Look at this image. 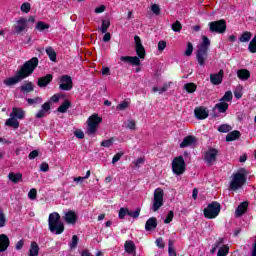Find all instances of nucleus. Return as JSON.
<instances>
[{"label":"nucleus","instance_id":"6","mask_svg":"<svg viewBox=\"0 0 256 256\" xmlns=\"http://www.w3.org/2000/svg\"><path fill=\"white\" fill-rule=\"evenodd\" d=\"M205 219H217L221 213V203L213 201L203 210Z\"/></svg>","mask_w":256,"mask_h":256},{"label":"nucleus","instance_id":"44","mask_svg":"<svg viewBox=\"0 0 256 256\" xmlns=\"http://www.w3.org/2000/svg\"><path fill=\"white\" fill-rule=\"evenodd\" d=\"M139 215H141V208H137L135 211L128 210V217L138 219Z\"/></svg>","mask_w":256,"mask_h":256},{"label":"nucleus","instance_id":"12","mask_svg":"<svg viewBox=\"0 0 256 256\" xmlns=\"http://www.w3.org/2000/svg\"><path fill=\"white\" fill-rule=\"evenodd\" d=\"M60 91H71L73 89V78L69 75H62L60 77Z\"/></svg>","mask_w":256,"mask_h":256},{"label":"nucleus","instance_id":"43","mask_svg":"<svg viewBox=\"0 0 256 256\" xmlns=\"http://www.w3.org/2000/svg\"><path fill=\"white\" fill-rule=\"evenodd\" d=\"M220 101L224 102H229V101H233V92L231 91H227L225 92L224 96L220 99Z\"/></svg>","mask_w":256,"mask_h":256},{"label":"nucleus","instance_id":"1","mask_svg":"<svg viewBox=\"0 0 256 256\" xmlns=\"http://www.w3.org/2000/svg\"><path fill=\"white\" fill-rule=\"evenodd\" d=\"M39 65V58L32 57L30 60L26 61L21 68L16 72L14 77L7 78L3 81L6 87H13V85H17L23 79H27V77H31L37 69Z\"/></svg>","mask_w":256,"mask_h":256},{"label":"nucleus","instance_id":"47","mask_svg":"<svg viewBox=\"0 0 256 256\" xmlns=\"http://www.w3.org/2000/svg\"><path fill=\"white\" fill-rule=\"evenodd\" d=\"M219 133H229L231 126L229 124H222L218 127Z\"/></svg>","mask_w":256,"mask_h":256},{"label":"nucleus","instance_id":"39","mask_svg":"<svg viewBox=\"0 0 256 256\" xmlns=\"http://www.w3.org/2000/svg\"><path fill=\"white\" fill-rule=\"evenodd\" d=\"M50 25L43 22V21H38L36 23V29L37 31H45L46 29H49Z\"/></svg>","mask_w":256,"mask_h":256},{"label":"nucleus","instance_id":"26","mask_svg":"<svg viewBox=\"0 0 256 256\" xmlns=\"http://www.w3.org/2000/svg\"><path fill=\"white\" fill-rule=\"evenodd\" d=\"M8 179L12 181V183H19V181H23V174L21 172L15 173V172H10L8 174Z\"/></svg>","mask_w":256,"mask_h":256},{"label":"nucleus","instance_id":"55","mask_svg":"<svg viewBox=\"0 0 256 256\" xmlns=\"http://www.w3.org/2000/svg\"><path fill=\"white\" fill-rule=\"evenodd\" d=\"M79 243V237L77 235L72 236V241L70 243L71 249H75L77 247V244Z\"/></svg>","mask_w":256,"mask_h":256},{"label":"nucleus","instance_id":"52","mask_svg":"<svg viewBox=\"0 0 256 256\" xmlns=\"http://www.w3.org/2000/svg\"><path fill=\"white\" fill-rule=\"evenodd\" d=\"M114 141H115L114 138H110L108 140H104V141L101 142V147L109 148V147H111L113 145Z\"/></svg>","mask_w":256,"mask_h":256},{"label":"nucleus","instance_id":"30","mask_svg":"<svg viewBox=\"0 0 256 256\" xmlns=\"http://www.w3.org/2000/svg\"><path fill=\"white\" fill-rule=\"evenodd\" d=\"M6 127H13V129H19V120L17 118H14L13 116H10L9 119L5 122Z\"/></svg>","mask_w":256,"mask_h":256},{"label":"nucleus","instance_id":"11","mask_svg":"<svg viewBox=\"0 0 256 256\" xmlns=\"http://www.w3.org/2000/svg\"><path fill=\"white\" fill-rule=\"evenodd\" d=\"M185 159L183 156L175 157L172 161V171L175 175H183L185 173Z\"/></svg>","mask_w":256,"mask_h":256},{"label":"nucleus","instance_id":"49","mask_svg":"<svg viewBox=\"0 0 256 256\" xmlns=\"http://www.w3.org/2000/svg\"><path fill=\"white\" fill-rule=\"evenodd\" d=\"M127 107H129V102L124 100L123 102H121L120 104H118L116 106V109H117V111H125V109H127Z\"/></svg>","mask_w":256,"mask_h":256},{"label":"nucleus","instance_id":"58","mask_svg":"<svg viewBox=\"0 0 256 256\" xmlns=\"http://www.w3.org/2000/svg\"><path fill=\"white\" fill-rule=\"evenodd\" d=\"M40 171H42V173H47V171H49V164L47 162H42L40 165Z\"/></svg>","mask_w":256,"mask_h":256},{"label":"nucleus","instance_id":"40","mask_svg":"<svg viewBox=\"0 0 256 256\" xmlns=\"http://www.w3.org/2000/svg\"><path fill=\"white\" fill-rule=\"evenodd\" d=\"M248 51H250L251 53H256V34L248 45Z\"/></svg>","mask_w":256,"mask_h":256},{"label":"nucleus","instance_id":"3","mask_svg":"<svg viewBox=\"0 0 256 256\" xmlns=\"http://www.w3.org/2000/svg\"><path fill=\"white\" fill-rule=\"evenodd\" d=\"M247 175H249V172L245 168H240L236 173H234L229 185L230 191H237L241 189L242 186L247 183Z\"/></svg>","mask_w":256,"mask_h":256},{"label":"nucleus","instance_id":"15","mask_svg":"<svg viewBox=\"0 0 256 256\" xmlns=\"http://www.w3.org/2000/svg\"><path fill=\"white\" fill-rule=\"evenodd\" d=\"M63 219L68 225H75L79 219V216H77V213H75V211L70 210L65 213Z\"/></svg>","mask_w":256,"mask_h":256},{"label":"nucleus","instance_id":"41","mask_svg":"<svg viewBox=\"0 0 256 256\" xmlns=\"http://www.w3.org/2000/svg\"><path fill=\"white\" fill-rule=\"evenodd\" d=\"M181 29H183V25L180 21L177 20L172 24V31H174V33L181 32Z\"/></svg>","mask_w":256,"mask_h":256},{"label":"nucleus","instance_id":"46","mask_svg":"<svg viewBox=\"0 0 256 256\" xmlns=\"http://www.w3.org/2000/svg\"><path fill=\"white\" fill-rule=\"evenodd\" d=\"M126 215H129V208L128 207L120 208L119 213H118L119 219H125Z\"/></svg>","mask_w":256,"mask_h":256},{"label":"nucleus","instance_id":"24","mask_svg":"<svg viewBox=\"0 0 256 256\" xmlns=\"http://www.w3.org/2000/svg\"><path fill=\"white\" fill-rule=\"evenodd\" d=\"M236 73L240 81H249V78L251 77V72L247 69H239Z\"/></svg>","mask_w":256,"mask_h":256},{"label":"nucleus","instance_id":"37","mask_svg":"<svg viewBox=\"0 0 256 256\" xmlns=\"http://www.w3.org/2000/svg\"><path fill=\"white\" fill-rule=\"evenodd\" d=\"M26 101L28 105H41V103H43V98L38 96L36 98H28Z\"/></svg>","mask_w":256,"mask_h":256},{"label":"nucleus","instance_id":"56","mask_svg":"<svg viewBox=\"0 0 256 256\" xmlns=\"http://www.w3.org/2000/svg\"><path fill=\"white\" fill-rule=\"evenodd\" d=\"M124 153L123 152H118L116 153L113 158H112V164L115 165L118 161L121 160V157H123Z\"/></svg>","mask_w":256,"mask_h":256},{"label":"nucleus","instance_id":"53","mask_svg":"<svg viewBox=\"0 0 256 256\" xmlns=\"http://www.w3.org/2000/svg\"><path fill=\"white\" fill-rule=\"evenodd\" d=\"M151 11L154 15H161V7L158 4H152Z\"/></svg>","mask_w":256,"mask_h":256},{"label":"nucleus","instance_id":"13","mask_svg":"<svg viewBox=\"0 0 256 256\" xmlns=\"http://www.w3.org/2000/svg\"><path fill=\"white\" fill-rule=\"evenodd\" d=\"M13 29L16 35L25 33L29 29V26L27 25V18L20 17L19 20L13 25Z\"/></svg>","mask_w":256,"mask_h":256},{"label":"nucleus","instance_id":"19","mask_svg":"<svg viewBox=\"0 0 256 256\" xmlns=\"http://www.w3.org/2000/svg\"><path fill=\"white\" fill-rule=\"evenodd\" d=\"M19 90L24 95H27L29 93H33L35 91V84L30 81H25L22 86L19 87Z\"/></svg>","mask_w":256,"mask_h":256},{"label":"nucleus","instance_id":"51","mask_svg":"<svg viewBox=\"0 0 256 256\" xmlns=\"http://www.w3.org/2000/svg\"><path fill=\"white\" fill-rule=\"evenodd\" d=\"M184 55H186V57H191V55H193V44L191 42H188Z\"/></svg>","mask_w":256,"mask_h":256},{"label":"nucleus","instance_id":"4","mask_svg":"<svg viewBox=\"0 0 256 256\" xmlns=\"http://www.w3.org/2000/svg\"><path fill=\"white\" fill-rule=\"evenodd\" d=\"M48 227L50 232L55 235H61L65 231V224L62 223L59 213L53 212L49 215Z\"/></svg>","mask_w":256,"mask_h":256},{"label":"nucleus","instance_id":"16","mask_svg":"<svg viewBox=\"0 0 256 256\" xmlns=\"http://www.w3.org/2000/svg\"><path fill=\"white\" fill-rule=\"evenodd\" d=\"M224 75L225 71H223V69L219 70L218 73L210 74V83H212V85H221Z\"/></svg>","mask_w":256,"mask_h":256},{"label":"nucleus","instance_id":"60","mask_svg":"<svg viewBox=\"0 0 256 256\" xmlns=\"http://www.w3.org/2000/svg\"><path fill=\"white\" fill-rule=\"evenodd\" d=\"M74 135L77 137V139H85V133L81 130H76Z\"/></svg>","mask_w":256,"mask_h":256},{"label":"nucleus","instance_id":"33","mask_svg":"<svg viewBox=\"0 0 256 256\" xmlns=\"http://www.w3.org/2000/svg\"><path fill=\"white\" fill-rule=\"evenodd\" d=\"M184 89L187 93H195L197 91V84L190 82L184 85Z\"/></svg>","mask_w":256,"mask_h":256},{"label":"nucleus","instance_id":"54","mask_svg":"<svg viewBox=\"0 0 256 256\" xmlns=\"http://www.w3.org/2000/svg\"><path fill=\"white\" fill-rule=\"evenodd\" d=\"M28 199H31L32 201L37 199V189L32 188L29 192H28Z\"/></svg>","mask_w":256,"mask_h":256},{"label":"nucleus","instance_id":"18","mask_svg":"<svg viewBox=\"0 0 256 256\" xmlns=\"http://www.w3.org/2000/svg\"><path fill=\"white\" fill-rule=\"evenodd\" d=\"M9 245H11L9 236L6 234H0V253H5V251L9 249Z\"/></svg>","mask_w":256,"mask_h":256},{"label":"nucleus","instance_id":"27","mask_svg":"<svg viewBox=\"0 0 256 256\" xmlns=\"http://www.w3.org/2000/svg\"><path fill=\"white\" fill-rule=\"evenodd\" d=\"M146 231H153V229H157V219L155 217H151L146 221L145 224Z\"/></svg>","mask_w":256,"mask_h":256},{"label":"nucleus","instance_id":"29","mask_svg":"<svg viewBox=\"0 0 256 256\" xmlns=\"http://www.w3.org/2000/svg\"><path fill=\"white\" fill-rule=\"evenodd\" d=\"M124 249L128 255H133L136 251L135 243L133 241H126L124 244Z\"/></svg>","mask_w":256,"mask_h":256},{"label":"nucleus","instance_id":"9","mask_svg":"<svg viewBox=\"0 0 256 256\" xmlns=\"http://www.w3.org/2000/svg\"><path fill=\"white\" fill-rule=\"evenodd\" d=\"M164 195H165V193L163 192V189H161V188H157L154 191V199H153L151 211H153L155 213V212L159 211V209H161V207H163Z\"/></svg>","mask_w":256,"mask_h":256},{"label":"nucleus","instance_id":"34","mask_svg":"<svg viewBox=\"0 0 256 256\" xmlns=\"http://www.w3.org/2000/svg\"><path fill=\"white\" fill-rule=\"evenodd\" d=\"M215 108L218 109L219 113H225L229 109V104L227 102H220L215 105Z\"/></svg>","mask_w":256,"mask_h":256},{"label":"nucleus","instance_id":"50","mask_svg":"<svg viewBox=\"0 0 256 256\" xmlns=\"http://www.w3.org/2000/svg\"><path fill=\"white\" fill-rule=\"evenodd\" d=\"M20 9L22 13H29V11H31V4L29 2H25L21 5Z\"/></svg>","mask_w":256,"mask_h":256},{"label":"nucleus","instance_id":"35","mask_svg":"<svg viewBox=\"0 0 256 256\" xmlns=\"http://www.w3.org/2000/svg\"><path fill=\"white\" fill-rule=\"evenodd\" d=\"M168 255L177 256V251H175V242L173 240L168 241Z\"/></svg>","mask_w":256,"mask_h":256},{"label":"nucleus","instance_id":"25","mask_svg":"<svg viewBox=\"0 0 256 256\" xmlns=\"http://www.w3.org/2000/svg\"><path fill=\"white\" fill-rule=\"evenodd\" d=\"M241 138V132L239 130H233L228 133L226 136L227 143H231V141H237V139Z\"/></svg>","mask_w":256,"mask_h":256},{"label":"nucleus","instance_id":"8","mask_svg":"<svg viewBox=\"0 0 256 256\" xmlns=\"http://www.w3.org/2000/svg\"><path fill=\"white\" fill-rule=\"evenodd\" d=\"M217 157H219V150L216 148L210 147L204 153V162L206 163L207 167H211L217 163Z\"/></svg>","mask_w":256,"mask_h":256},{"label":"nucleus","instance_id":"36","mask_svg":"<svg viewBox=\"0 0 256 256\" xmlns=\"http://www.w3.org/2000/svg\"><path fill=\"white\" fill-rule=\"evenodd\" d=\"M252 33L249 31H245L244 33H242V35L239 38V41L241 43H247L249 41H251V37H252Z\"/></svg>","mask_w":256,"mask_h":256},{"label":"nucleus","instance_id":"45","mask_svg":"<svg viewBox=\"0 0 256 256\" xmlns=\"http://www.w3.org/2000/svg\"><path fill=\"white\" fill-rule=\"evenodd\" d=\"M229 253V246L223 245L219 248L217 256H227Z\"/></svg>","mask_w":256,"mask_h":256},{"label":"nucleus","instance_id":"32","mask_svg":"<svg viewBox=\"0 0 256 256\" xmlns=\"http://www.w3.org/2000/svg\"><path fill=\"white\" fill-rule=\"evenodd\" d=\"M46 55H48L50 61H57V52L52 47L46 48Z\"/></svg>","mask_w":256,"mask_h":256},{"label":"nucleus","instance_id":"63","mask_svg":"<svg viewBox=\"0 0 256 256\" xmlns=\"http://www.w3.org/2000/svg\"><path fill=\"white\" fill-rule=\"evenodd\" d=\"M128 129L135 130V127H137V124L134 122V120H130L127 125Z\"/></svg>","mask_w":256,"mask_h":256},{"label":"nucleus","instance_id":"64","mask_svg":"<svg viewBox=\"0 0 256 256\" xmlns=\"http://www.w3.org/2000/svg\"><path fill=\"white\" fill-rule=\"evenodd\" d=\"M95 13L99 14V13H104L105 12V5H100L99 7H97L94 11Z\"/></svg>","mask_w":256,"mask_h":256},{"label":"nucleus","instance_id":"28","mask_svg":"<svg viewBox=\"0 0 256 256\" xmlns=\"http://www.w3.org/2000/svg\"><path fill=\"white\" fill-rule=\"evenodd\" d=\"M39 244H37V242L33 241L30 244V248L28 251V255L29 256H39Z\"/></svg>","mask_w":256,"mask_h":256},{"label":"nucleus","instance_id":"23","mask_svg":"<svg viewBox=\"0 0 256 256\" xmlns=\"http://www.w3.org/2000/svg\"><path fill=\"white\" fill-rule=\"evenodd\" d=\"M248 207H249V202L240 203L235 211L236 217H241L242 215H245V213H247Z\"/></svg>","mask_w":256,"mask_h":256},{"label":"nucleus","instance_id":"5","mask_svg":"<svg viewBox=\"0 0 256 256\" xmlns=\"http://www.w3.org/2000/svg\"><path fill=\"white\" fill-rule=\"evenodd\" d=\"M211 46V41L207 36L202 37V44L198 47L196 51V59L201 67L205 65V61H207L209 47Z\"/></svg>","mask_w":256,"mask_h":256},{"label":"nucleus","instance_id":"22","mask_svg":"<svg viewBox=\"0 0 256 256\" xmlns=\"http://www.w3.org/2000/svg\"><path fill=\"white\" fill-rule=\"evenodd\" d=\"M10 117H14V119H25V110L21 108L14 107L12 112L10 113Z\"/></svg>","mask_w":256,"mask_h":256},{"label":"nucleus","instance_id":"57","mask_svg":"<svg viewBox=\"0 0 256 256\" xmlns=\"http://www.w3.org/2000/svg\"><path fill=\"white\" fill-rule=\"evenodd\" d=\"M155 243L159 249H165V242L163 241V238H157Z\"/></svg>","mask_w":256,"mask_h":256},{"label":"nucleus","instance_id":"61","mask_svg":"<svg viewBox=\"0 0 256 256\" xmlns=\"http://www.w3.org/2000/svg\"><path fill=\"white\" fill-rule=\"evenodd\" d=\"M165 47H167V42L163 40L158 42V51H165Z\"/></svg>","mask_w":256,"mask_h":256},{"label":"nucleus","instance_id":"38","mask_svg":"<svg viewBox=\"0 0 256 256\" xmlns=\"http://www.w3.org/2000/svg\"><path fill=\"white\" fill-rule=\"evenodd\" d=\"M110 27H111V21L103 20L100 28L101 33H107Z\"/></svg>","mask_w":256,"mask_h":256},{"label":"nucleus","instance_id":"20","mask_svg":"<svg viewBox=\"0 0 256 256\" xmlns=\"http://www.w3.org/2000/svg\"><path fill=\"white\" fill-rule=\"evenodd\" d=\"M197 143V138L193 135L186 136L180 143V148L185 149V147H191Z\"/></svg>","mask_w":256,"mask_h":256},{"label":"nucleus","instance_id":"10","mask_svg":"<svg viewBox=\"0 0 256 256\" xmlns=\"http://www.w3.org/2000/svg\"><path fill=\"white\" fill-rule=\"evenodd\" d=\"M210 33L223 34L227 31V22L225 19L209 22Z\"/></svg>","mask_w":256,"mask_h":256},{"label":"nucleus","instance_id":"7","mask_svg":"<svg viewBox=\"0 0 256 256\" xmlns=\"http://www.w3.org/2000/svg\"><path fill=\"white\" fill-rule=\"evenodd\" d=\"M103 122V118L99 116V114H92L87 120V135H95L97 133V128Z\"/></svg>","mask_w":256,"mask_h":256},{"label":"nucleus","instance_id":"62","mask_svg":"<svg viewBox=\"0 0 256 256\" xmlns=\"http://www.w3.org/2000/svg\"><path fill=\"white\" fill-rule=\"evenodd\" d=\"M23 245H25V241H24V240H19V241L16 243L15 249H16L17 251H21V249H23Z\"/></svg>","mask_w":256,"mask_h":256},{"label":"nucleus","instance_id":"14","mask_svg":"<svg viewBox=\"0 0 256 256\" xmlns=\"http://www.w3.org/2000/svg\"><path fill=\"white\" fill-rule=\"evenodd\" d=\"M194 115L196 119H198L199 121H203L207 119V117H209V110H207V108L203 106L196 107L194 109Z\"/></svg>","mask_w":256,"mask_h":256},{"label":"nucleus","instance_id":"48","mask_svg":"<svg viewBox=\"0 0 256 256\" xmlns=\"http://www.w3.org/2000/svg\"><path fill=\"white\" fill-rule=\"evenodd\" d=\"M175 217V212H173V210H170L166 216V218L164 219V223L166 225H169V223H171V221H173V218Z\"/></svg>","mask_w":256,"mask_h":256},{"label":"nucleus","instance_id":"17","mask_svg":"<svg viewBox=\"0 0 256 256\" xmlns=\"http://www.w3.org/2000/svg\"><path fill=\"white\" fill-rule=\"evenodd\" d=\"M52 81L53 74H46L45 76L38 78L37 85L43 89L44 87H47V85H50Z\"/></svg>","mask_w":256,"mask_h":256},{"label":"nucleus","instance_id":"31","mask_svg":"<svg viewBox=\"0 0 256 256\" xmlns=\"http://www.w3.org/2000/svg\"><path fill=\"white\" fill-rule=\"evenodd\" d=\"M71 107V101L65 100L58 108V113H67L69 111V108Z\"/></svg>","mask_w":256,"mask_h":256},{"label":"nucleus","instance_id":"21","mask_svg":"<svg viewBox=\"0 0 256 256\" xmlns=\"http://www.w3.org/2000/svg\"><path fill=\"white\" fill-rule=\"evenodd\" d=\"M48 111H51V102L47 101L42 105V109L36 113V119H43L47 115Z\"/></svg>","mask_w":256,"mask_h":256},{"label":"nucleus","instance_id":"2","mask_svg":"<svg viewBox=\"0 0 256 256\" xmlns=\"http://www.w3.org/2000/svg\"><path fill=\"white\" fill-rule=\"evenodd\" d=\"M135 41V49H136V55L138 56H121L120 61L122 63H128L129 65H132V67H139L141 65L140 59H145V56L147 53L145 52V47L143 46V43L141 42V38L138 35L134 36Z\"/></svg>","mask_w":256,"mask_h":256},{"label":"nucleus","instance_id":"59","mask_svg":"<svg viewBox=\"0 0 256 256\" xmlns=\"http://www.w3.org/2000/svg\"><path fill=\"white\" fill-rule=\"evenodd\" d=\"M36 157H39V151L38 150H33L28 155V159H30V160L36 159Z\"/></svg>","mask_w":256,"mask_h":256},{"label":"nucleus","instance_id":"42","mask_svg":"<svg viewBox=\"0 0 256 256\" xmlns=\"http://www.w3.org/2000/svg\"><path fill=\"white\" fill-rule=\"evenodd\" d=\"M7 225V217H5V212L0 208V229Z\"/></svg>","mask_w":256,"mask_h":256}]
</instances>
